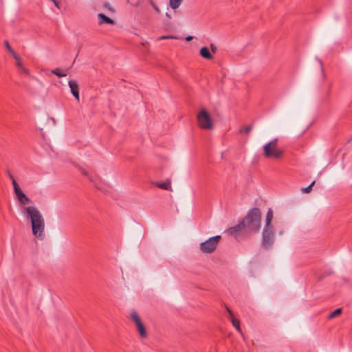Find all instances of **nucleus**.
Here are the masks:
<instances>
[{"mask_svg":"<svg viewBox=\"0 0 352 352\" xmlns=\"http://www.w3.org/2000/svg\"><path fill=\"white\" fill-rule=\"evenodd\" d=\"M54 4L55 5L56 7H57L58 8H60V6H59V1L58 0H51Z\"/></svg>","mask_w":352,"mask_h":352,"instance_id":"nucleus-29","label":"nucleus"},{"mask_svg":"<svg viewBox=\"0 0 352 352\" xmlns=\"http://www.w3.org/2000/svg\"><path fill=\"white\" fill-rule=\"evenodd\" d=\"M210 49L213 53H216L217 51V48L214 44H210Z\"/></svg>","mask_w":352,"mask_h":352,"instance_id":"nucleus-27","label":"nucleus"},{"mask_svg":"<svg viewBox=\"0 0 352 352\" xmlns=\"http://www.w3.org/2000/svg\"><path fill=\"white\" fill-rule=\"evenodd\" d=\"M200 55L208 60H212L213 58L212 55L210 54L207 47H203L200 50Z\"/></svg>","mask_w":352,"mask_h":352,"instance_id":"nucleus-13","label":"nucleus"},{"mask_svg":"<svg viewBox=\"0 0 352 352\" xmlns=\"http://www.w3.org/2000/svg\"><path fill=\"white\" fill-rule=\"evenodd\" d=\"M273 218V212L271 208H270L266 214V219H265V228H272L271 226V222Z\"/></svg>","mask_w":352,"mask_h":352,"instance_id":"nucleus-15","label":"nucleus"},{"mask_svg":"<svg viewBox=\"0 0 352 352\" xmlns=\"http://www.w3.org/2000/svg\"><path fill=\"white\" fill-rule=\"evenodd\" d=\"M261 212L258 208H253L249 210L247 215L241 221L245 233L256 232L261 227Z\"/></svg>","mask_w":352,"mask_h":352,"instance_id":"nucleus-2","label":"nucleus"},{"mask_svg":"<svg viewBox=\"0 0 352 352\" xmlns=\"http://www.w3.org/2000/svg\"><path fill=\"white\" fill-rule=\"evenodd\" d=\"M192 38H193V36H188L186 38V40L187 41H190L192 40Z\"/></svg>","mask_w":352,"mask_h":352,"instance_id":"nucleus-30","label":"nucleus"},{"mask_svg":"<svg viewBox=\"0 0 352 352\" xmlns=\"http://www.w3.org/2000/svg\"><path fill=\"white\" fill-rule=\"evenodd\" d=\"M149 3L151 4V6L153 7V8L157 12H160V10L159 9V8L155 4V3L152 1V0H150L149 1Z\"/></svg>","mask_w":352,"mask_h":352,"instance_id":"nucleus-24","label":"nucleus"},{"mask_svg":"<svg viewBox=\"0 0 352 352\" xmlns=\"http://www.w3.org/2000/svg\"><path fill=\"white\" fill-rule=\"evenodd\" d=\"M183 1L184 0H170L169 6L172 9L176 10L180 6Z\"/></svg>","mask_w":352,"mask_h":352,"instance_id":"nucleus-16","label":"nucleus"},{"mask_svg":"<svg viewBox=\"0 0 352 352\" xmlns=\"http://www.w3.org/2000/svg\"><path fill=\"white\" fill-rule=\"evenodd\" d=\"M27 217L30 219L32 234L37 238L44 236L45 221L41 212L34 206H28L24 208Z\"/></svg>","mask_w":352,"mask_h":352,"instance_id":"nucleus-1","label":"nucleus"},{"mask_svg":"<svg viewBox=\"0 0 352 352\" xmlns=\"http://www.w3.org/2000/svg\"><path fill=\"white\" fill-rule=\"evenodd\" d=\"M170 180L167 179L165 182L155 183V185L160 188L168 190H172L170 187Z\"/></svg>","mask_w":352,"mask_h":352,"instance_id":"nucleus-14","label":"nucleus"},{"mask_svg":"<svg viewBox=\"0 0 352 352\" xmlns=\"http://www.w3.org/2000/svg\"><path fill=\"white\" fill-rule=\"evenodd\" d=\"M342 308L336 309L335 311H333V312H331L329 314V318L332 319V318L336 317L337 316L340 315L342 313Z\"/></svg>","mask_w":352,"mask_h":352,"instance_id":"nucleus-20","label":"nucleus"},{"mask_svg":"<svg viewBox=\"0 0 352 352\" xmlns=\"http://www.w3.org/2000/svg\"><path fill=\"white\" fill-rule=\"evenodd\" d=\"M221 239V236L220 235H217L201 243L199 245L201 252L206 254L212 253L217 249Z\"/></svg>","mask_w":352,"mask_h":352,"instance_id":"nucleus-5","label":"nucleus"},{"mask_svg":"<svg viewBox=\"0 0 352 352\" xmlns=\"http://www.w3.org/2000/svg\"><path fill=\"white\" fill-rule=\"evenodd\" d=\"M98 19H99V24L102 23H108V24H113V20L109 18V16H107L105 14L102 13H100L98 15Z\"/></svg>","mask_w":352,"mask_h":352,"instance_id":"nucleus-12","label":"nucleus"},{"mask_svg":"<svg viewBox=\"0 0 352 352\" xmlns=\"http://www.w3.org/2000/svg\"><path fill=\"white\" fill-rule=\"evenodd\" d=\"M320 65H321L322 72L324 74V69H323V67H322V62H321V61H320Z\"/></svg>","mask_w":352,"mask_h":352,"instance_id":"nucleus-31","label":"nucleus"},{"mask_svg":"<svg viewBox=\"0 0 352 352\" xmlns=\"http://www.w3.org/2000/svg\"><path fill=\"white\" fill-rule=\"evenodd\" d=\"M175 38L173 36H162L159 38L160 40L168 39Z\"/></svg>","mask_w":352,"mask_h":352,"instance_id":"nucleus-26","label":"nucleus"},{"mask_svg":"<svg viewBox=\"0 0 352 352\" xmlns=\"http://www.w3.org/2000/svg\"><path fill=\"white\" fill-rule=\"evenodd\" d=\"M7 173H8V175L9 178L10 179V180L12 182H13V179H14V176L12 175V174L9 170L7 171Z\"/></svg>","mask_w":352,"mask_h":352,"instance_id":"nucleus-28","label":"nucleus"},{"mask_svg":"<svg viewBox=\"0 0 352 352\" xmlns=\"http://www.w3.org/2000/svg\"><path fill=\"white\" fill-rule=\"evenodd\" d=\"M52 74L57 76L58 77H65L67 76V73L62 72L60 69L57 68L51 71Z\"/></svg>","mask_w":352,"mask_h":352,"instance_id":"nucleus-19","label":"nucleus"},{"mask_svg":"<svg viewBox=\"0 0 352 352\" xmlns=\"http://www.w3.org/2000/svg\"><path fill=\"white\" fill-rule=\"evenodd\" d=\"M19 70H20V72L21 73H23V74H25L26 75H30V71L28 69H26L25 67H24L21 68Z\"/></svg>","mask_w":352,"mask_h":352,"instance_id":"nucleus-25","label":"nucleus"},{"mask_svg":"<svg viewBox=\"0 0 352 352\" xmlns=\"http://www.w3.org/2000/svg\"><path fill=\"white\" fill-rule=\"evenodd\" d=\"M4 44L6 45V49L8 50V51L12 55L13 58H17V54L15 53V52L10 47L8 41H5Z\"/></svg>","mask_w":352,"mask_h":352,"instance_id":"nucleus-18","label":"nucleus"},{"mask_svg":"<svg viewBox=\"0 0 352 352\" xmlns=\"http://www.w3.org/2000/svg\"><path fill=\"white\" fill-rule=\"evenodd\" d=\"M131 318L135 324L138 331L140 333V336L144 338L147 337V331L146 327L143 322H142L140 318L138 315V314L135 311L131 314Z\"/></svg>","mask_w":352,"mask_h":352,"instance_id":"nucleus-8","label":"nucleus"},{"mask_svg":"<svg viewBox=\"0 0 352 352\" xmlns=\"http://www.w3.org/2000/svg\"><path fill=\"white\" fill-rule=\"evenodd\" d=\"M68 85L70 87L72 95L78 101H79V86L77 81L74 80H70L68 82Z\"/></svg>","mask_w":352,"mask_h":352,"instance_id":"nucleus-10","label":"nucleus"},{"mask_svg":"<svg viewBox=\"0 0 352 352\" xmlns=\"http://www.w3.org/2000/svg\"><path fill=\"white\" fill-rule=\"evenodd\" d=\"M16 60V66L20 69L23 67V63L21 62V58L17 55V58H14Z\"/></svg>","mask_w":352,"mask_h":352,"instance_id":"nucleus-23","label":"nucleus"},{"mask_svg":"<svg viewBox=\"0 0 352 352\" xmlns=\"http://www.w3.org/2000/svg\"><path fill=\"white\" fill-rule=\"evenodd\" d=\"M226 309L230 315V319L232 322V325L239 331H241L240 327V322L238 319L234 318L232 311L228 308L226 307Z\"/></svg>","mask_w":352,"mask_h":352,"instance_id":"nucleus-11","label":"nucleus"},{"mask_svg":"<svg viewBox=\"0 0 352 352\" xmlns=\"http://www.w3.org/2000/svg\"><path fill=\"white\" fill-rule=\"evenodd\" d=\"M197 120L200 128L206 130H212L213 129V122L209 113L202 109L197 116Z\"/></svg>","mask_w":352,"mask_h":352,"instance_id":"nucleus-4","label":"nucleus"},{"mask_svg":"<svg viewBox=\"0 0 352 352\" xmlns=\"http://www.w3.org/2000/svg\"><path fill=\"white\" fill-rule=\"evenodd\" d=\"M262 238L263 246L265 249L270 248L274 243V234L272 228H264Z\"/></svg>","mask_w":352,"mask_h":352,"instance_id":"nucleus-7","label":"nucleus"},{"mask_svg":"<svg viewBox=\"0 0 352 352\" xmlns=\"http://www.w3.org/2000/svg\"><path fill=\"white\" fill-rule=\"evenodd\" d=\"M315 183H316V182H315V181H314V182H311V184L309 186H308L307 187L302 188V192L303 193H309V192H310L311 191L312 186L315 184Z\"/></svg>","mask_w":352,"mask_h":352,"instance_id":"nucleus-22","label":"nucleus"},{"mask_svg":"<svg viewBox=\"0 0 352 352\" xmlns=\"http://www.w3.org/2000/svg\"><path fill=\"white\" fill-rule=\"evenodd\" d=\"M78 168L80 173L85 176H86L89 179L90 182H94V177L87 170H86L85 168L82 167H79Z\"/></svg>","mask_w":352,"mask_h":352,"instance_id":"nucleus-17","label":"nucleus"},{"mask_svg":"<svg viewBox=\"0 0 352 352\" xmlns=\"http://www.w3.org/2000/svg\"><path fill=\"white\" fill-rule=\"evenodd\" d=\"M227 232L236 238L240 234L245 233V229L241 221L236 226L228 228Z\"/></svg>","mask_w":352,"mask_h":352,"instance_id":"nucleus-9","label":"nucleus"},{"mask_svg":"<svg viewBox=\"0 0 352 352\" xmlns=\"http://www.w3.org/2000/svg\"><path fill=\"white\" fill-rule=\"evenodd\" d=\"M284 150L278 146V138H274L263 146V155L267 159L280 160L284 155Z\"/></svg>","mask_w":352,"mask_h":352,"instance_id":"nucleus-3","label":"nucleus"},{"mask_svg":"<svg viewBox=\"0 0 352 352\" xmlns=\"http://www.w3.org/2000/svg\"><path fill=\"white\" fill-rule=\"evenodd\" d=\"M252 126L251 125L245 126L240 129V133H248L251 131Z\"/></svg>","mask_w":352,"mask_h":352,"instance_id":"nucleus-21","label":"nucleus"},{"mask_svg":"<svg viewBox=\"0 0 352 352\" xmlns=\"http://www.w3.org/2000/svg\"><path fill=\"white\" fill-rule=\"evenodd\" d=\"M166 16L168 17L169 19L171 18L170 15L168 13H166Z\"/></svg>","mask_w":352,"mask_h":352,"instance_id":"nucleus-32","label":"nucleus"},{"mask_svg":"<svg viewBox=\"0 0 352 352\" xmlns=\"http://www.w3.org/2000/svg\"><path fill=\"white\" fill-rule=\"evenodd\" d=\"M12 184L13 185L14 192L20 205L25 206L30 204L31 201L30 198L23 192L16 181L13 179Z\"/></svg>","mask_w":352,"mask_h":352,"instance_id":"nucleus-6","label":"nucleus"},{"mask_svg":"<svg viewBox=\"0 0 352 352\" xmlns=\"http://www.w3.org/2000/svg\"><path fill=\"white\" fill-rule=\"evenodd\" d=\"M126 2H127V3H129V0H126Z\"/></svg>","mask_w":352,"mask_h":352,"instance_id":"nucleus-33","label":"nucleus"}]
</instances>
